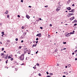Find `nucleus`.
Here are the masks:
<instances>
[{
  "label": "nucleus",
  "mask_w": 77,
  "mask_h": 77,
  "mask_svg": "<svg viewBox=\"0 0 77 77\" xmlns=\"http://www.w3.org/2000/svg\"><path fill=\"white\" fill-rule=\"evenodd\" d=\"M72 33H73L70 32V34H72Z\"/></svg>",
  "instance_id": "54"
},
{
  "label": "nucleus",
  "mask_w": 77,
  "mask_h": 77,
  "mask_svg": "<svg viewBox=\"0 0 77 77\" xmlns=\"http://www.w3.org/2000/svg\"><path fill=\"white\" fill-rule=\"evenodd\" d=\"M36 36H39V34H37L36 35Z\"/></svg>",
  "instance_id": "40"
},
{
  "label": "nucleus",
  "mask_w": 77,
  "mask_h": 77,
  "mask_svg": "<svg viewBox=\"0 0 77 77\" xmlns=\"http://www.w3.org/2000/svg\"><path fill=\"white\" fill-rule=\"evenodd\" d=\"M66 9L68 10L69 11V10H71V8L70 7H68L66 8Z\"/></svg>",
  "instance_id": "4"
},
{
  "label": "nucleus",
  "mask_w": 77,
  "mask_h": 77,
  "mask_svg": "<svg viewBox=\"0 0 77 77\" xmlns=\"http://www.w3.org/2000/svg\"><path fill=\"white\" fill-rule=\"evenodd\" d=\"M70 16H71V15H74V14H70Z\"/></svg>",
  "instance_id": "17"
},
{
  "label": "nucleus",
  "mask_w": 77,
  "mask_h": 77,
  "mask_svg": "<svg viewBox=\"0 0 77 77\" xmlns=\"http://www.w3.org/2000/svg\"><path fill=\"white\" fill-rule=\"evenodd\" d=\"M72 55H74V53H72Z\"/></svg>",
  "instance_id": "57"
},
{
  "label": "nucleus",
  "mask_w": 77,
  "mask_h": 77,
  "mask_svg": "<svg viewBox=\"0 0 77 77\" xmlns=\"http://www.w3.org/2000/svg\"><path fill=\"white\" fill-rule=\"evenodd\" d=\"M15 40L16 41H18V38H16Z\"/></svg>",
  "instance_id": "18"
},
{
  "label": "nucleus",
  "mask_w": 77,
  "mask_h": 77,
  "mask_svg": "<svg viewBox=\"0 0 77 77\" xmlns=\"http://www.w3.org/2000/svg\"><path fill=\"white\" fill-rule=\"evenodd\" d=\"M57 51V49H56V50H55V51L56 52V51Z\"/></svg>",
  "instance_id": "32"
},
{
  "label": "nucleus",
  "mask_w": 77,
  "mask_h": 77,
  "mask_svg": "<svg viewBox=\"0 0 77 77\" xmlns=\"http://www.w3.org/2000/svg\"><path fill=\"white\" fill-rule=\"evenodd\" d=\"M8 60H7L6 61V63H8Z\"/></svg>",
  "instance_id": "25"
},
{
  "label": "nucleus",
  "mask_w": 77,
  "mask_h": 77,
  "mask_svg": "<svg viewBox=\"0 0 77 77\" xmlns=\"http://www.w3.org/2000/svg\"><path fill=\"white\" fill-rule=\"evenodd\" d=\"M38 75H39V76H41V74L40 73H39L38 74Z\"/></svg>",
  "instance_id": "29"
},
{
  "label": "nucleus",
  "mask_w": 77,
  "mask_h": 77,
  "mask_svg": "<svg viewBox=\"0 0 77 77\" xmlns=\"http://www.w3.org/2000/svg\"><path fill=\"white\" fill-rule=\"evenodd\" d=\"M1 33L2 34H4V32H2V33Z\"/></svg>",
  "instance_id": "42"
},
{
  "label": "nucleus",
  "mask_w": 77,
  "mask_h": 77,
  "mask_svg": "<svg viewBox=\"0 0 77 77\" xmlns=\"http://www.w3.org/2000/svg\"><path fill=\"white\" fill-rule=\"evenodd\" d=\"M36 45H37V44H36L35 45H33L32 47H36Z\"/></svg>",
  "instance_id": "9"
},
{
  "label": "nucleus",
  "mask_w": 77,
  "mask_h": 77,
  "mask_svg": "<svg viewBox=\"0 0 77 77\" xmlns=\"http://www.w3.org/2000/svg\"><path fill=\"white\" fill-rule=\"evenodd\" d=\"M40 29H42V27H40Z\"/></svg>",
  "instance_id": "49"
},
{
  "label": "nucleus",
  "mask_w": 77,
  "mask_h": 77,
  "mask_svg": "<svg viewBox=\"0 0 77 77\" xmlns=\"http://www.w3.org/2000/svg\"><path fill=\"white\" fill-rule=\"evenodd\" d=\"M17 17L18 18H20V15H18Z\"/></svg>",
  "instance_id": "36"
},
{
  "label": "nucleus",
  "mask_w": 77,
  "mask_h": 77,
  "mask_svg": "<svg viewBox=\"0 0 77 77\" xmlns=\"http://www.w3.org/2000/svg\"><path fill=\"white\" fill-rule=\"evenodd\" d=\"M72 12L74 13V9H73L71 10Z\"/></svg>",
  "instance_id": "11"
},
{
  "label": "nucleus",
  "mask_w": 77,
  "mask_h": 77,
  "mask_svg": "<svg viewBox=\"0 0 77 77\" xmlns=\"http://www.w3.org/2000/svg\"><path fill=\"white\" fill-rule=\"evenodd\" d=\"M7 17L8 18H9V15H7Z\"/></svg>",
  "instance_id": "20"
},
{
  "label": "nucleus",
  "mask_w": 77,
  "mask_h": 77,
  "mask_svg": "<svg viewBox=\"0 0 77 77\" xmlns=\"http://www.w3.org/2000/svg\"><path fill=\"white\" fill-rule=\"evenodd\" d=\"M45 8H48V5H47L46 6H45Z\"/></svg>",
  "instance_id": "44"
},
{
  "label": "nucleus",
  "mask_w": 77,
  "mask_h": 77,
  "mask_svg": "<svg viewBox=\"0 0 77 77\" xmlns=\"http://www.w3.org/2000/svg\"><path fill=\"white\" fill-rule=\"evenodd\" d=\"M39 20H41V18H39Z\"/></svg>",
  "instance_id": "60"
},
{
  "label": "nucleus",
  "mask_w": 77,
  "mask_h": 77,
  "mask_svg": "<svg viewBox=\"0 0 77 77\" xmlns=\"http://www.w3.org/2000/svg\"><path fill=\"white\" fill-rule=\"evenodd\" d=\"M36 65L38 66H39V64L38 63H37Z\"/></svg>",
  "instance_id": "22"
},
{
  "label": "nucleus",
  "mask_w": 77,
  "mask_h": 77,
  "mask_svg": "<svg viewBox=\"0 0 77 77\" xmlns=\"http://www.w3.org/2000/svg\"><path fill=\"white\" fill-rule=\"evenodd\" d=\"M26 49H27V48H26L24 50V53H26V52L28 51V50Z\"/></svg>",
  "instance_id": "3"
},
{
  "label": "nucleus",
  "mask_w": 77,
  "mask_h": 77,
  "mask_svg": "<svg viewBox=\"0 0 77 77\" xmlns=\"http://www.w3.org/2000/svg\"><path fill=\"white\" fill-rule=\"evenodd\" d=\"M74 25V26H77V24H76V23Z\"/></svg>",
  "instance_id": "35"
},
{
  "label": "nucleus",
  "mask_w": 77,
  "mask_h": 77,
  "mask_svg": "<svg viewBox=\"0 0 77 77\" xmlns=\"http://www.w3.org/2000/svg\"><path fill=\"white\" fill-rule=\"evenodd\" d=\"M15 57H17V54L15 55Z\"/></svg>",
  "instance_id": "55"
},
{
  "label": "nucleus",
  "mask_w": 77,
  "mask_h": 77,
  "mask_svg": "<svg viewBox=\"0 0 77 77\" xmlns=\"http://www.w3.org/2000/svg\"><path fill=\"white\" fill-rule=\"evenodd\" d=\"M8 11H7L5 13V14H8Z\"/></svg>",
  "instance_id": "16"
},
{
  "label": "nucleus",
  "mask_w": 77,
  "mask_h": 77,
  "mask_svg": "<svg viewBox=\"0 0 77 77\" xmlns=\"http://www.w3.org/2000/svg\"><path fill=\"white\" fill-rule=\"evenodd\" d=\"M67 17H71V15L70 14V13L68 14L67 15Z\"/></svg>",
  "instance_id": "10"
},
{
  "label": "nucleus",
  "mask_w": 77,
  "mask_h": 77,
  "mask_svg": "<svg viewBox=\"0 0 77 77\" xmlns=\"http://www.w3.org/2000/svg\"><path fill=\"white\" fill-rule=\"evenodd\" d=\"M60 9V7H58L57 8L56 10L57 11V12H58L59 11Z\"/></svg>",
  "instance_id": "2"
},
{
  "label": "nucleus",
  "mask_w": 77,
  "mask_h": 77,
  "mask_svg": "<svg viewBox=\"0 0 77 77\" xmlns=\"http://www.w3.org/2000/svg\"><path fill=\"white\" fill-rule=\"evenodd\" d=\"M30 51H31L30 50H29V51H28V54H30Z\"/></svg>",
  "instance_id": "14"
},
{
  "label": "nucleus",
  "mask_w": 77,
  "mask_h": 77,
  "mask_svg": "<svg viewBox=\"0 0 77 77\" xmlns=\"http://www.w3.org/2000/svg\"><path fill=\"white\" fill-rule=\"evenodd\" d=\"M63 77H66V76H65V75H63Z\"/></svg>",
  "instance_id": "58"
},
{
  "label": "nucleus",
  "mask_w": 77,
  "mask_h": 77,
  "mask_svg": "<svg viewBox=\"0 0 77 77\" xmlns=\"http://www.w3.org/2000/svg\"><path fill=\"white\" fill-rule=\"evenodd\" d=\"M8 59H9V58H11V57L10 56H8Z\"/></svg>",
  "instance_id": "31"
},
{
  "label": "nucleus",
  "mask_w": 77,
  "mask_h": 77,
  "mask_svg": "<svg viewBox=\"0 0 77 77\" xmlns=\"http://www.w3.org/2000/svg\"><path fill=\"white\" fill-rule=\"evenodd\" d=\"M23 42H24V41H23V40H22L21 41V42H22V43H23Z\"/></svg>",
  "instance_id": "45"
},
{
  "label": "nucleus",
  "mask_w": 77,
  "mask_h": 77,
  "mask_svg": "<svg viewBox=\"0 0 77 77\" xmlns=\"http://www.w3.org/2000/svg\"><path fill=\"white\" fill-rule=\"evenodd\" d=\"M63 50H66V48H64L63 49Z\"/></svg>",
  "instance_id": "59"
},
{
  "label": "nucleus",
  "mask_w": 77,
  "mask_h": 77,
  "mask_svg": "<svg viewBox=\"0 0 77 77\" xmlns=\"http://www.w3.org/2000/svg\"><path fill=\"white\" fill-rule=\"evenodd\" d=\"M41 33L38 34V37L39 38H41Z\"/></svg>",
  "instance_id": "7"
},
{
  "label": "nucleus",
  "mask_w": 77,
  "mask_h": 77,
  "mask_svg": "<svg viewBox=\"0 0 77 77\" xmlns=\"http://www.w3.org/2000/svg\"><path fill=\"white\" fill-rule=\"evenodd\" d=\"M68 67V66H65V68H67Z\"/></svg>",
  "instance_id": "61"
},
{
  "label": "nucleus",
  "mask_w": 77,
  "mask_h": 77,
  "mask_svg": "<svg viewBox=\"0 0 77 77\" xmlns=\"http://www.w3.org/2000/svg\"><path fill=\"white\" fill-rule=\"evenodd\" d=\"M39 40V38H36V41H38V40Z\"/></svg>",
  "instance_id": "27"
},
{
  "label": "nucleus",
  "mask_w": 77,
  "mask_h": 77,
  "mask_svg": "<svg viewBox=\"0 0 77 77\" xmlns=\"http://www.w3.org/2000/svg\"><path fill=\"white\" fill-rule=\"evenodd\" d=\"M63 44H66V42H63Z\"/></svg>",
  "instance_id": "30"
},
{
  "label": "nucleus",
  "mask_w": 77,
  "mask_h": 77,
  "mask_svg": "<svg viewBox=\"0 0 77 77\" xmlns=\"http://www.w3.org/2000/svg\"><path fill=\"white\" fill-rule=\"evenodd\" d=\"M19 48L20 49H21V46H19Z\"/></svg>",
  "instance_id": "26"
},
{
  "label": "nucleus",
  "mask_w": 77,
  "mask_h": 77,
  "mask_svg": "<svg viewBox=\"0 0 77 77\" xmlns=\"http://www.w3.org/2000/svg\"><path fill=\"white\" fill-rule=\"evenodd\" d=\"M24 54H22L21 55L20 57L19 58V60H24Z\"/></svg>",
  "instance_id": "1"
},
{
  "label": "nucleus",
  "mask_w": 77,
  "mask_h": 77,
  "mask_svg": "<svg viewBox=\"0 0 77 77\" xmlns=\"http://www.w3.org/2000/svg\"><path fill=\"white\" fill-rule=\"evenodd\" d=\"M3 56V57H4V58H5L6 57H5V56H6V55L5 54H4Z\"/></svg>",
  "instance_id": "23"
},
{
  "label": "nucleus",
  "mask_w": 77,
  "mask_h": 77,
  "mask_svg": "<svg viewBox=\"0 0 77 77\" xmlns=\"http://www.w3.org/2000/svg\"><path fill=\"white\" fill-rule=\"evenodd\" d=\"M77 50H76L75 51V53H76V52H77Z\"/></svg>",
  "instance_id": "53"
},
{
  "label": "nucleus",
  "mask_w": 77,
  "mask_h": 77,
  "mask_svg": "<svg viewBox=\"0 0 77 77\" xmlns=\"http://www.w3.org/2000/svg\"><path fill=\"white\" fill-rule=\"evenodd\" d=\"M29 8H32V6H29Z\"/></svg>",
  "instance_id": "47"
},
{
  "label": "nucleus",
  "mask_w": 77,
  "mask_h": 77,
  "mask_svg": "<svg viewBox=\"0 0 77 77\" xmlns=\"http://www.w3.org/2000/svg\"><path fill=\"white\" fill-rule=\"evenodd\" d=\"M75 60H77V58H75Z\"/></svg>",
  "instance_id": "52"
},
{
  "label": "nucleus",
  "mask_w": 77,
  "mask_h": 77,
  "mask_svg": "<svg viewBox=\"0 0 77 77\" xmlns=\"http://www.w3.org/2000/svg\"><path fill=\"white\" fill-rule=\"evenodd\" d=\"M38 41H37L36 42V44H37V43H38Z\"/></svg>",
  "instance_id": "56"
},
{
  "label": "nucleus",
  "mask_w": 77,
  "mask_h": 77,
  "mask_svg": "<svg viewBox=\"0 0 77 77\" xmlns=\"http://www.w3.org/2000/svg\"><path fill=\"white\" fill-rule=\"evenodd\" d=\"M7 42H10V41H9V40H7Z\"/></svg>",
  "instance_id": "48"
},
{
  "label": "nucleus",
  "mask_w": 77,
  "mask_h": 77,
  "mask_svg": "<svg viewBox=\"0 0 77 77\" xmlns=\"http://www.w3.org/2000/svg\"><path fill=\"white\" fill-rule=\"evenodd\" d=\"M64 73L66 74V75H68V73H67V72H64Z\"/></svg>",
  "instance_id": "12"
},
{
  "label": "nucleus",
  "mask_w": 77,
  "mask_h": 77,
  "mask_svg": "<svg viewBox=\"0 0 77 77\" xmlns=\"http://www.w3.org/2000/svg\"><path fill=\"white\" fill-rule=\"evenodd\" d=\"M26 32L23 33V36H26Z\"/></svg>",
  "instance_id": "15"
},
{
  "label": "nucleus",
  "mask_w": 77,
  "mask_h": 77,
  "mask_svg": "<svg viewBox=\"0 0 77 77\" xmlns=\"http://www.w3.org/2000/svg\"><path fill=\"white\" fill-rule=\"evenodd\" d=\"M70 36V33H69L66 35V37H68V36Z\"/></svg>",
  "instance_id": "5"
},
{
  "label": "nucleus",
  "mask_w": 77,
  "mask_h": 77,
  "mask_svg": "<svg viewBox=\"0 0 77 77\" xmlns=\"http://www.w3.org/2000/svg\"><path fill=\"white\" fill-rule=\"evenodd\" d=\"M71 65L70 64L68 65V66H69V67H71Z\"/></svg>",
  "instance_id": "21"
},
{
  "label": "nucleus",
  "mask_w": 77,
  "mask_h": 77,
  "mask_svg": "<svg viewBox=\"0 0 77 77\" xmlns=\"http://www.w3.org/2000/svg\"><path fill=\"white\" fill-rule=\"evenodd\" d=\"M75 20H74L73 22H72V23H74L75 22Z\"/></svg>",
  "instance_id": "43"
},
{
  "label": "nucleus",
  "mask_w": 77,
  "mask_h": 77,
  "mask_svg": "<svg viewBox=\"0 0 77 77\" xmlns=\"http://www.w3.org/2000/svg\"><path fill=\"white\" fill-rule=\"evenodd\" d=\"M33 68H34V69H36V67H33Z\"/></svg>",
  "instance_id": "34"
},
{
  "label": "nucleus",
  "mask_w": 77,
  "mask_h": 77,
  "mask_svg": "<svg viewBox=\"0 0 77 77\" xmlns=\"http://www.w3.org/2000/svg\"><path fill=\"white\" fill-rule=\"evenodd\" d=\"M33 43H35L36 42V41H35L34 42H33Z\"/></svg>",
  "instance_id": "63"
},
{
  "label": "nucleus",
  "mask_w": 77,
  "mask_h": 77,
  "mask_svg": "<svg viewBox=\"0 0 77 77\" xmlns=\"http://www.w3.org/2000/svg\"><path fill=\"white\" fill-rule=\"evenodd\" d=\"M72 6H75L74 4H73L72 5Z\"/></svg>",
  "instance_id": "38"
},
{
  "label": "nucleus",
  "mask_w": 77,
  "mask_h": 77,
  "mask_svg": "<svg viewBox=\"0 0 77 77\" xmlns=\"http://www.w3.org/2000/svg\"><path fill=\"white\" fill-rule=\"evenodd\" d=\"M50 75H53V74L52 73H50Z\"/></svg>",
  "instance_id": "19"
},
{
  "label": "nucleus",
  "mask_w": 77,
  "mask_h": 77,
  "mask_svg": "<svg viewBox=\"0 0 77 77\" xmlns=\"http://www.w3.org/2000/svg\"><path fill=\"white\" fill-rule=\"evenodd\" d=\"M74 17H73L72 18V17H71V18H70V20H74Z\"/></svg>",
  "instance_id": "8"
},
{
  "label": "nucleus",
  "mask_w": 77,
  "mask_h": 77,
  "mask_svg": "<svg viewBox=\"0 0 77 77\" xmlns=\"http://www.w3.org/2000/svg\"><path fill=\"white\" fill-rule=\"evenodd\" d=\"M26 17L27 18H28V19H29V18H30V16H29V15L27 14L26 15Z\"/></svg>",
  "instance_id": "6"
},
{
  "label": "nucleus",
  "mask_w": 77,
  "mask_h": 77,
  "mask_svg": "<svg viewBox=\"0 0 77 77\" xmlns=\"http://www.w3.org/2000/svg\"><path fill=\"white\" fill-rule=\"evenodd\" d=\"M3 50H4V48H2V51H3Z\"/></svg>",
  "instance_id": "37"
},
{
  "label": "nucleus",
  "mask_w": 77,
  "mask_h": 77,
  "mask_svg": "<svg viewBox=\"0 0 77 77\" xmlns=\"http://www.w3.org/2000/svg\"><path fill=\"white\" fill-rule=\"evenodd\" d=\"M21 2H23V0H21Z\"/></svg>",
  "instance_id": "51"
},
{
  "label": "nucleus",
  "mask_w": 77,
  "mask_h": 77,
  "mask_svg": "<svg viewBox=\"0 0 77 77\" xmlns=\"http://www.w3.org/2000/svg\"><path fill=\"white\" fill-rule=\"evenodd\" d=\"M71 0H69V2H71Z\"/></svg>",
  "instance_id": "62"
},
{
  "label": "nucleus",
  "mask_w": 77,
  "mask_h": 77,
  "mask_svg": "<svg viewBox=\"0 0 77 77\" xmlns=\"http://www.w3.org/2000/svg\"><path fill=\"white\" fill-rule=\"evenodd\" d=\"M77 20H75V23H77Z\"/></svg>",
  "instance_id": "64"
},
{
  "label": "nucleus",
  "mask_w": 77,
  "mask_h": 77,
  "mask_svg": "<svg viewBox=\"0 0 77 77\" xmlns=\"http://www.w3.org/2000/svg\"><path fill=\"white\" fill-rule=\"evenodd\" d=\"M24 29V27L23 26H22V29Z\"/></svg>",
  "instance_id": "33"
},
{
  "label": "nucleus",
  "mask_w": 77,
  "mask_h": 77,
  "mask_svg": "<svg viewBox=\"0 0 77 77\" xmlns=\"http://www.w3.org/2000/svg\"><path fill=\"white\" fill-rule=\"evenodd\" d=\"M46 73H47V75H48V72L47 71L46 72Z\"/></svg>",
  "instance_id": "50"
},
{
  "label": "nucleus",
  "mask_w": 77,
  "mask_h": 77,
  "mask_svg": "<svg viewBox=\"0 0 77 77\" xmlns=\"http://www.w3.org/2000/svg\"><path fill=\"white\" fill-rule=\"evenodd\" d=\"M67 3H68L69 4V1H67Z\"/></svg>",
  "instance_id": "46"
},
{
  "label": "nucleus",
  "mask_w": 77,
  "mask_h": 77,
  "mask_svg": "<svg viewBox=\"0 0 77 77\" xmlns=\"http://www.w3.org/2000/svg\"><path fill=\"white\" fill-rule=\"evenodd\" d=\"M5 59H6L8 58V56H6L5 57Z\"/></svg>",
  "instance_id": "24"
},
{
  "label": "nucleus",
  "mask_w": 77,
  "mask_h": 77,
  "mask_svg": "<svg viewBox=\"0 0 77 77\" xmlns=\"http://www.w3.org/2000/svg\"><path fill=\"white\" fill-rule=\"evenodd\" d=\"M11 60H14V59L13 58H11Z\"/></svg>",
  "instance_id": "28"
},
{
  "label": "nucleus",
  "mask_w": 77,
  "mask_h": 77,
  "mask_svg": "<svg viewBox=\"0 0 77 77\" xmlns=\"http://www.w3.org/2000/svg\"><path fill=\"white\" fill-rule=\"evenodd\" d=\"M49 26H50V27H51V26H52V24H50Z\"/></svg>",
  "instance_id": "41"
},
{
  "label": "nucleus",
  "mask_w": 77,
  "mask_h": 77,
  "mask_svg": "<svg viewBox=\"0 0 77 77\" xmlns=\"http://www.w3.org/2000/svg\"><path fill=\"white\" fill-rule=\"evenodd\" d=\"M3 55H4V53H1V56H3Z\"/></svg>",
  "instance_id": "13"
},
{
  "label": "nucleus",
  "mask_w": 77,
  "mask_h": 77,
  "mask_svg": "<svg viewBox=\"0 0 77 77\" xmlns=\"http://www.w3.org/2000/svg\"><path fill=\"white\" fill-rule=\"evenodd\" d=\"M47 77H51V76L50 75H47Z\"/></svg>",
  "instance_id": "39"
}]
</instances>
